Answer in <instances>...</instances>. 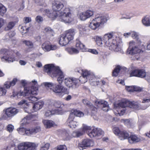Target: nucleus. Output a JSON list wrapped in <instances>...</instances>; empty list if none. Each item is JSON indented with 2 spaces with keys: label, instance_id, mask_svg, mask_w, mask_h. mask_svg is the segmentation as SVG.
I'll return each mask as SVG.
<instances>
[{
  "label": "nucleus",
  "instance_id": "nucleus-1",
  "mask_svg": "<svg viewBox=\"0 0 150 150\" xmlns=\"http://www.w3.org/2000/svg\"><path fill=\"white\" fill-rule=\"evenodd\" d=\"M33 83H34V85L31 86L30 88H25L23 91H20L18 92L16 95L18 98H19L21 96H27L29 101L33 103L38 100V98L33 96L36 95L38 93V90L37 87V82L35 80L32 81Z\"/></svg>",
  "mask_w": 150,
  "mask_h": 150
},
{
  "label": "nucleus",
  "instance_id": "nucleus-2",
  "mask_svg": "<svg viewBox=\"0 0 150 150\" xmlns=\"http://www.w3.org/2000/svg\"><path fill=\"white\" fill-rule=\"evenodd\" d=\"M44 71L52 77L57 76V81L59 84L62 83L64 76L58 67H55L52 64H46L44 66Z\"/></svg>",
  "mask_w": 150,
  "mask_h": 150
},
{
  "label": "nucleus",
  "instance_id": "nucleus-3",
  "mask_svg": "<svg viewBox=\"0 0 150 150\" xmlns=\"http://www.w3.org/2000/svg\"><path fill=\"white\" fill-rule=\"evenodd\" d=\"M102 41L112 50L117 52L120 50V48L117 45L116 41L114 40L112 33L105 34L103 38Z\"/></svg>",
  "mask_w": 150,
  "mask_h": 150
},
{
  "label": "nucleus",
  "instance_id": "nucleus-4",
  "mask_svg": "<svg viewBox=\"0 0 150 150\" xmlns=\"http://www.w3.org/2000/svg\"><path fill=\"white\" fill-rule=\"evenodd\" d=\"M83 113L76 110L72 109L71 110L69 117L67 121V124L71 128H75L79 125L78 122L74 120L75 116L78 117H83Z\"/></svg>",
  "mask_w": 150,
  "mask_h": 150
},
{
  "label": "nucleus",
  "instance_id": "nucleus-5",
  "mask_svg": "<svg viewBox=\"0 0 150 150\" xmlns=\"http://www.w3.org/2000/svg\"><path fill=\"white\" fill-rule=\"evenodd\" d=\"M115 106L119 108L129 107L135 109H139V106L138 103L134 101H130L126 99H123L119 103L115 104Z\"/></svg>",
  "mask_w": 150,
  "mask_h": 150
},
{
  "label": "nucleus",
  "instance_id": "nucleus-6",
  "mask_svg": "<svg viewBox=\"0 0 150 150\" xmlns=\"http://www.w3.org/2000/svg\"><path fill=\"white\" fill-rule=\"evenodd\" d=\"M71 16L69 8H66L63 10V12H61L59 15L57 19L65 23H70L73 20Z\"/></svg>",
  "mask_w": 150,
  "mask_h": 150
},
{
  "label": "nucleus",
  "instance_id": "nucleus-7",
  "mask_svg": "<svg viewBox=\"0 0 150 150\" xmlns=\"http://www.w3.org/2000/svg\"><path fill=\"white\" fill-rule=\"evenodd\" d=\"M81 80L74 78H67L65 79L64 82L65 85L69 88H75L79 85Z\"/></svg>",
  "mask_w": 150,
  "mask_h": 150
},
{
  "label": "nucleus",
  "instance_id": "nucleus-8",
  "mask_svg": "<svg viewBox=\"0 0 150 150\" xmlns=\"http://www.w3.org/2000/svg\"><path fill=\"white\" fill-rule=\"evenodd\" d=\"M38 145L34 143L25 142L20 144L18 146L19 150H36Z\"/></svg>",
  "mask_w": 150,
  "mask_h": 150
},
{
  "label": "nucleus",
  "instance_id": "nucleus-9",
  "mask_svg": "<svg viewBox=\"0 0 150 150\" xmlns=\"http://www.w3.org/2000/svg\"><path fill=\"white\" fill-rule=\"evenodd\" d=\"M135 45V42L133 41L129 42V47L127 50V54L133 55L141 52V50Z\"/></svg>",
  "mask_w": 150,
  "mask_h": 150
},
{
  "label": "nucleus",
  "instance_id": "nucleus-10",
  "mask_svg": "<svg viewBox=\"0 0 150 150\" xmlns=\"http://www.w3.org/2000/svg\"><path fill=\"white\" fill-rule=\"evenodd\" d=\"M64 1H54L52 4L53 10L56 12H59V14H60L61 12H63V11H62L61 10L64 6Z\"/></svg>",
  "mask_w": 150,
  "mask_h": 150
},
{
  "label": "nucleus",
  "instance_id": "nucleus-11",
  "mask_svg": "<svg viewBox=\"0 0 150 150\" xmlns=\"http://www.w3.org/2000/svg\"><path fill=\"white\" fill-rule=\"evenodd\" d=\"M0 53L3 54L4 55L1 57V59L3 61H6L8 62H12L15 60L13 58L10 57L8 54L9 51L6 49H2L0 50Z\"/></svg>",
  "mask_w": 150,
  "mask_h": 150
},
{
  "label": "nucleus",
  "instance_id": "nucleus-12",
  "mask_svg": "<svg viewBox=\"0 0 150 150\" xmlns=\"http://www.w3.org/2000/svg\"><path fill=\"white\" fill-rule=\"evenodd\" d=\"M146 74L145 70L142 69H135L132 70L130 74V76H137L144 78L145 77Z\"/></svg>",
  "mask_w": 150,
  "mask_h": 150
},
{
  "label": "nucleus",
  "instance_id": "nucleus-13",
  "mask_svg": "<svg viewBox=\"0 0 150 150\" xmlns=\"http://www.w3.org/2000/svg\"><path fill=\"white\" fill-rule=\"evenodd\" d=\"M93 142L91 139H85L80 143L78 144V147L81 150H82L85 149L86 147H87L92 145Z\"/></svg>",
  "mask_w": 150,
  "mask_h": 150
},
{
  "label": "nucleus",
  "instance_id": "nucleus-14",
  "mask_svg": "<svg viewBox=\"0 0 150 150\" xmlns=\"http://www.w3.org/2000/svg\"><path fill=\"white\" fill-rule=\"evenodd\" d=\"M93 11L90 10H87L80 13V19L82 21H85L93 16Z\"/></svg>",
  "mask_w": 150,
  "mask_h": 150
},
{
  "label": "nucleus",
  "instance_id": "nucleus-15",
  "mask_svg": "<svg viewBox=\"0 0 150 150\" xmlns=\"http://www.w3.org/2000/svg\"><path fill=\"white\" fill-rule=\"evenodd\" d=\"M20 111L19 109L15 108H9L7 109L5 111V114L8 117H12Z\"/></svg>",
  "mask_w": 150,
  "mask_h": 150
},
{
  "label": "nucleus",
  "instance_id": "nucleus-16",
  "mask_svg": "<svg viewBox=\"0 0 150 150\" xmlns=\"http://www.w3.org/2000/svg\"><path fill=\"white\" fill-rule=\"evenodd\" d=\"M45 14L49 18H51L53 19H54L58 18L59 15V12H56L53 10H50L49 9H46L44 11Z\"/></svg>",
  "mask_w": 150,
  "mask_h": 150
},
{
  "label": "nucleus",
  "instance_id": "nucleus-17",
  "mask_svg": "<svg viewBox=\"0 0 150 150\" xmlns=\"http://www.w3.org/2000/svg\"><path fill=\"white\" fill-rule=\"evenodd\" d=\"M95 103L98 107H102V109L105 111L109 110V106L107 102L104 100L96 101Z\"/></svg>",
  "mask_w": 150,
  "mask_h": 150
},
{
  "label": "nucleus",
  "instance_id": "nucleus-18",
  "mask_svg": "<svg viewBox=\"0 0 150 150\" xmlns=\"http://www.w3.org/2000/svg\"><path fill=\"white\" fill-rule=\"evenodd\" d=\"M74 34V29H70L65 31L64 35L70 42L73 40Z\"/></svg>",
  "mask_w": 150,
  "mask_h": 150
},
{
  "label": "nucleus",
  "instance_id": "nucleus-19",
  "mask_svg": "<svg viewBox=\"0 0 150 150\" xmlns=\"http://www.w3.org/2000/svg\"><path fill=\"white\" fill-rule=\"evenodd\" d=\"M91 75L89 72L87 70H85L83 72L82 76L80 77V80H81V82L82 83H84L87 81V79H90L91 77Z\"/></svg>",
  "mask_w": 150,
  "mask_h": 150
},
{
  "label": "nucleus",
  "instance_id": "nucleus-20",
  "mask_svg": "<svg viewBox=\"0 0 150 150\" xmlns=\"http://www.w3.org/2000/svg\"><path fill=\"white\" fill-rule=\"evenodd\" d=\"M97 24H98L100 26V25H103L105 23L107 19L105 16H100L99 15H97L96 18L93 20Z\"/></svg>",
  "mask_w": 150,
  "mask_h": 150
},
{
  "label": "nucleus",
  "instance_id": "nucleus-21",
  "mask_svg": "<svg viewBox=\"0 0 150 150\" xmlns=\"http://www.w3.org/2000/svg\"><path fill=\"white\" fill-rule=\"evenodd\" d=\"M54 106L59 109L55 110L54 111H55V113L56 114H59V112L62 110V108L63 107L64 105L60 101H55L53 104Z\"/></svg>",
  "mask_w": 150,
  "mask_h": 150
},
{
  "label": "nucleus",
  "instance_id": "nucleus-22",
  "mask_svg": "<svg viewBox=\"0 0 150 150\" xmlns=\"http://www.w3.org/2000/svg\"><path fill=\"white\" fill-rule=\"evenodd\" d=\"M129 142L131 144L136 143L139 142L141 139L140 138L138 137L134 134L131 135L128 137Z\"/></svg>",
  "mask_w": 150,
  "mask_h": 150
},
{
  "label": "nucleus",
  "instance_id": "nucleus-23",
  "mask_svg": "<svg viewBox=\"0 0 150 150\" xmlns=\"http://www.w3.org/2000/svg\"><path fill=\"white\" fill-rule=\"evenodd\" d=\"M69 42L64 35H62L59 39V43L62 46H65Z\"/></svg>",
  "mask_w": 150,
  "mask_h": 150
},
{
  "label": "nucleus",
  "instance_id": "nucleus-24",
  "mask_svg": "<svg viewBox=\"0 0 150 150\" xmlns=\"http://www.w3.org/2000/svg\"><path fill=\"white\" fill-rule=\"evenodd\" d=\"M143 24L146 26H150V16H146L142 20Z\"/></svg>",
  "mask_w": 150,
  "mask_h": 150
},
{
  "label": "nucleus",
  "instance_id": "nucleus-25",
  "mask_svg": "<svg viewBox=\"0 0 150 150\" xmlns=\"http://www.w3.org/2000/svg\"><path fill=\"white\" fill-rule=\"evenodd\" d=\"M17 80V79L14 78L11 81H7L5 83L4 86L6 88H9L11 86H13L15 84Z\"/></svg>",
  "mask_w": 150,
  "mask_h": 150
},
{
  "label": "nucleus",
  "instance_id": "nucleus-26",
  "mask_svg": "<svg viewBox=\"0 0 150 150\" xmlns=\"http://www.w3.org/2000/svg\"><path fill=\"white\" fill-rule=\"evenodd\" d=\"M44 104L43 102L39 101L34 104L33 108L34 110H38L41 109Z\"/></svg>",
  "mask_w": 150,
  "mask_h": 150
},
{
  "label": "nucleus",
  "instance_id": "nucleus-27",
  "mask_svg": "<svg viewBox=\"0 0 150 150\" xmlns=\"http://www.w3.org/2000/svg\"><path fill=\"white\" fill-rule=\"evenodd\" d=\"M76 47L78 49L81 50L82 52L87 51L85 45L82 44L80 41H78L76 42Z\"/></svg>",
  "mask_w": 150,
  "mask_h": 150
},
{
  "label": "nucleus",
  "instance_id": "nucleus-28",
  "mask_svg": "<svg viewBox=\"0 0 150 150\" xmlns=\"http://www.w3.org/2000/svg\"><path fill=\"white\" fill-rule=\"evenodd\" d=\"M119 137L121 140L124 139H128L129 137V134L128 132L126 131H121L120 133Z\"/></svg>",
  "mask_w": 150,
  "mask_h": 150
},
{
  "label": "nucleus",
  "instance_id": "nucleus-29",
  "mask_svg": "<svg viewBox=\"0 0 150 150\" xmlns=\"http://www.w3.org/2000/svg\"><path fill=\"white\" fill-rule=\"evenodd\" d=\"M19 133L23 135L25 134L27 135H29V129H26L23 127L19 128L17 129Z\"/></svg>",
  "mask_w": 150,
  "mask_h": 150
},
{
  "label": "nucleus",
  "instance_id": "nucleus-30",
  "mask_svg": "<svg viewBox=\"0 0 150 150\" xmlns=\"http://www.w3.org/2000/svg\"><path fill=\"white\" fill-rule=\"evenodd\" d=\"M84 133L81 129L78 131H74L72 133L71 135L73 137H79L82 135Z\"/></svg>",
  "mask_w": 150,
  "mask_h": 150
},
{
  "label": "nucleus",
  "instance_id": "nucleus-31",
  "mask_svg": "<svg viewBox=\"0 0 150 150\" xmlns=\"http://www.w3.org/2000/svg\"><path fill=\"white\" fill-rule=\"evenodd\" d=\"M61 86L58 85L53 87L52 90L54 92L60 96V93H61Z\"/></svg>",
  "mask_w": 150,
  "mask_h": 150
},
{
  "label": "nucleus",
  "instance_id": "nucleus-32",
  "mask_svg": "<svg viewBox=\"0 0 150 150\" xmlns=\"http://www.w3.org/2000/svg\"><path fill=\"white\" fill-rule=\"evenodd\" d=\"M43 123L47 128H50L52 127L54 124V123L52 121L48 120H43Z\"/></svg>",
  "mask_w": 150,
  "mask_h": 150
},
{
  "label": "nucleus",
  "instance_id": "nucleus-33",
  "mask_svg": "<svg viewBox=\"0 0 150 150\" xmlns=\"http://www.w3.org/2000/svg\"><path fill=\"white\" fill-rule=\"evenodd\" d=\"M121 121L128 127H130L133 126V122L130 119H122Z\"/></svg>",
  "mask_w": 150,
  "mask_h": 150
},
{
  "label": "nucleus",
  "instance_id": "nucleus-34",
  "mask_svg": "<svg viewBox=\"0 0 150 150\" xmlns=\"http://www.w3.org/2000/svg\"><path fill=\"white\" fill-rule=\"evenodd\" d=\"M29 135L30 134L36 133L40 130V128L39 126H37L32 129H29Z\"/></svg>",
  "mask_w": 150,
  "mask_h": 150
},
{
  "label": "nucleus",
  "instance_id": "nucleus-35",
  "mask_svg": "<svg viewBox=\"0 0 150 150\" xmlns=\"http://www.w3.org/2000/svg\"><path fill=\"white\" fill-rule=\"evenodd\" d=\"M45 31L47 35L50 36H53L54 34L53 30L50 27H48L45 29Z\"/></svg>",
  "mask_w": 150,
  "mask_h": 150
},
{
  "label": "nucleus",
  "instance_id": "nucleus-36",
  "mask_svg": "<svg viewBox=\"0 0 150 150\" xmlns=\"http://www.w3.org/2000/svg\"><path fill=\"white\" fill-rule=\"evenodd\" d=\"M23 42L26 46L30 48H32L33 47V43L30 41L24 40L23 41Z\"/></svg>",
  "mask_w": 150,
  "mask_h": 150
},
{
  "label": "nucleus",
  "instance_id": "nucleus-37",
  "mask_svg": "<svg viewBox=\"0 0 150 150\" xmlns=\"http://www.w3.org/2000/svg\"><path fill=\"white\" fill-rule=\"evenodd\" d=\"M88 132V134L91 138L97 136L96 128L93 129L92 131Z\"/></svg>",
  "mask_w": 150,
  "mask_h": 150
},
{
  "label": "nucleus",
  "instance_id": "nucleus-38",
  "mask_svg": "<svg viewBox=\"0 0 150 150\" xmlns=\"http://www.w3.org/2000/svg\"><path fill=\"white\" fill-rule=\"evenodd\" d=\"M42 48L45 51H49L51 50L50 45H49L47 42L44 43L42 46Z\"/></svg>",
  "mask_w": 150,
  "mask_h": 150
},
{
  "label": "nucleus",
  "instance_id": "nucleus-39",
  "mask_svg": "<svg viewBox=\"0 0 150 150\" xmlns=\"http://www.w3.org/2000/svg\"><path fill=\"white\" fill-rule=\"evenodd\" d=\"M61 93H60V97H62L64 94H68L69 93L67 89L61 86Z\"/></svg>",
  "mask_w": 150,
  "mask_h": 150
},
{
  "label": "nucleus",
  "instance_id": "nucleus-40",
  "mask_svg": "<svg viewBox=\"0 0 150 150\" xmlns=\"http://www.w3.org/2000/svg\"><path fill=\"white\" fill-rule=\"evenodd\" d=\"M99 25L98 24H97L95 22V21L93 20L90 23L89 26L93 30H95L98 27Z\"/></svg>",
  "mask_w": 150,
  "mask_h": 150
},
{
  "label": "nucleus",
  "instance_id": "nucleus-41",
  "mask_svg": "<svg viewBox=\"0 0 150 150\" xmlns=\"http://www.w3.org/2000/svg\"><path fill=\"white\" fill-rule=\"evenodd\" d=\"M15 25V23L13 22H11L8 23L7 26L5 28L6 31H8L13 28Z\"/></svg>",
  "mask_w": 150,
  "mask_h": 150
},
{
  "label": "nucleus",
  "instance_id": "nucleus-42",
  "mask_svg": "<svg viewBox=\"0 0 150 150\" xmlns=\"http://www.w3.org/2000/svg\"><path fill=\"white\" fill-rule=\"evenodd\" d=\"M67 51L71 54H72L73 53L77 54L79 52V51L78 50L74 48H68Z\"/></svg>",
  "mask_w": 150,
  "mask_h": 150
},
{
  "label": "nucleus",
  "instance_id": "nucleus-43",
  "mask_svg": "<svg viewBox=\"0 0 150 150\" xmlns=\"http://www.w3.org/2000/svg\"><path fill=\"white\" fill-rule=\"evenodd\" d=\"M120 69V66H118L116 67L112 72V76H117Z\"/></svg>",
  "mask_w": 150,
  "mask_h": 150
},
{
  "label": "nucleus",
  "instance_id": "nucleus-44",
  "mask_svg": "<svg viewBox=\"0 0 150 150\" xmlns=\"http://www.w3.org/2000/svg\"><path fill=\"white\" fill-rule=\"evenodd\" d=\"M30 28V27L27 26L26 25L22 26L21 27V29L22 30V33H26L28 32Z\"/></svg>",
  "mask_w": 150,
  "mask_h": 150
},
{
  "label": "nucleus",
  "instance_id": "nucleus-45",
  "mask_svg": "<svg viewBox=\"0 0 150 150\" xmlns=\"http://www.w3.org/2000/svg\"><path fill=\"white\" fill-rule=\"evenodd\" d=\"M30 119V117L28 116H27L25 117H24V118L22 120L23 122L22 123V125H23L25 124L29 123L30 122L29 120Z\"/></svg>",
  "mask_w": 150,
  "mask_h": 150
},
{
  "label": "nucleus",
  "instance_id": "nucleus-46",
  "mask_svg": "<svg viewBox=\"0 0 150 150\" xmlns=\"http://www.w3.org/2000/svg\"><path fill=\"white\" fill-rule=\"evenodd\" d=\"M54 114H56L55 113V111L54 110L52 111L50 110H47L45 112V115L47 117H48Z\"/></svg>",
  "mask_w": 150,
  "mask_h": 150
},
{
  "label": "nucleus",
  "instance_id": "nucleus-47",
  "mask_svg": "<svg viewBox=\"0 0 150 150\" xmlns=\"http://www.w3.org/2000/svg\"><path fill=\"white\" fill-rule=\"evenodd\" d=\"M6 11V8L2 4H0V13L1 14L5 13Z\"/></svg>",
  "mask_w": 150,
  "mask_h": 150
},
{
  "label": "nucleus",
  "instance_id": "nucleus-48",
  "mask_svg": "<svg viewBox=\"0 0 150 150\" xmlns=\"http://www.w3.org/2000/svg\"><path fill=\"white\" fill-rule=\"evenodd\" d=\"M83 102L85 105H88L91 108H92L93 107V106L92 105V104L88 100L85 99L83 100Z\"/></svg>",
  "mask_w": 150,
  "mask_h": 150
},
{
  "label": "nucleus",
  "instance_id": "nucleus-49",
  "mask_svg": "<svg viewBox=\"0 0 150 150\" xmlns=\"http://www.w3.org/2000/svg\"><path fill=\"white\" fill-rule=\"evenodd\" d=\"M97 43L98 44V45H100L103 44V42L102 41L103 38L99 36H97L96 38Z\"/></svg>",
  "mask_w": 150,
  "mask_h": 150
},
{
  "label": "nucleus",
  "instance_id": "nucleus-50",
  "mask_svg": "<svg viewBox=\"0 0 150 150\" xmlns=\"http://www.w3.org/2000/svg\"><path fill=\"white\" fill-rule=\"evenodd\" d=\"M6 91V90L5 88L0 87V96L5 95Z\"/></svg>",
  "mask_w": 150,
  "mask_h": 150
},
{
  "label": "nucleus",
  "instance_id": "nucleus-51",
  "mask_svg": "<svg viewBox=\"0 0 150 150\" xmlns=\"http://www.w3.org/2000/svg\"><path fill=\"white\" fill-rule=\"evenodd\" d=\"M82 131H83V133H84L85 132H87V131L88 130V133H89L88 132H90L91 130V127H90L86 125L84 126L82 129H81Z\"/></svg>",
  "mask_w": 150,
  "mask_h": 150
},
{
  "label": "nucleus",
  "instance_id": "nucleus-52",
  "mask_svg": "<svg viewBox=\"0 0 150 150\" xmlns=\"http://www.w3.org/2000/svg\"><path fill=\"white\" fill-rule=\"evenodd\" d=\"M113 130L115 134L119 136L120 134V132H121L122 131H120L117 127H114Z\"/></svg>",
  "mask_w": 150,
  "mask_h": 150
},
{
  "label": "nucleus",
  "instance_id": "nucleus-53",
  "mask_svg": "<svg viewBox=\"0 0 150 150\" xmlns=\"http://www.w3.org/2000/svg\"><path fill=\"white\" fill-rule=\"evenodd\" d=\"M56 150H67V148L65 145H59L57 146Z\"/></svg>",
  "mask_w": 150,
  "mask_h": 150
},
{
  "label": "nucleus",
  "instance_id": "nucleus-54",
  "mask_svg": "<svg viewBox=\"0 0 150 150\" xmlns=\"http://www.w3.org/2000/svg\"><path fill=\"white\" fill-rule=\"evenodd\" d=\"M50 144L49 143H46L44 146H41L40 150H47Z\"/></svg>",
  "mask_w": 150,
  "mask_h": 150
},
{
  "label": "nucleus",
  "instance_id": "nucleus-55",
  "mask_svg": "<svg viewBox=\"0 0 150 150\" xmlns=\"http://www.w3.org/2000/svg\"><path fill=\"white\" fill-rule=\"evenodd\" d=\"M134 91L140 92L142 91L143 88L137 86H133Z\"/></svg>",
  "mask_w": 150,
  "mask_h": 150
},
{
  "label": "nucleus",
  "instance_id": "nucleus-56",
  "mask_svg": "<svg viewBox=\"0 0 150 150\" xmlns=\"http://www.w3.org/2000/svg\"><path fill=\"white\" fill-rule=\"evenodd\" d=\"M35 20L38 23H40L42 21L43 19L42 17L41 16H38L36 18Z\"/></svg>",
  "mask_w": 150,
  "mask_h": 150
},
{
  "label": "nucleus",
  "instance_id": "nucleus-57",
  "mask_svg": "<svg viewBox=\"0 0 150 150\" xmlns=\"http://www.w3.org/2000/svg\"><path fill=\"white\" fill-rule=\"evenodd\" d=\"M97 130V136H99L100 135H102L103 133V131L100 128H96Z\"/></svg>",
  "mask_w": 150,
  "mask_h": 150
},
{
  "label": "nucleus",
  "instance_id": "nucleus-58",
  "mask_svg": "<svg viewBox=\"0 0 150 150\" xmlns=\"http://www.w3.org/2000/svg\"><path fill=\"white\" fill-rule=\"evenodd\" d=\"M7 130L9 132H12L14 129V127L11 125H8L7 127Z\"/></svg>",
  "mask_w": 150,
  "mask_h": 150
},
{
  "label": "nucleus",
  "instance_id": "nucleus-59",
  "mask_svg": "<svg viewBox=\"0 0 150 150\" xmlns=\"http://www.w3.org/2000/svg\"><path fill=\"white\" fill-rule=\"evenodd\" d=\"M24 23H25V25L27 23L31 21V19L30 18L26 17L24 18Z\"/></svg>",
  "mask_w": 150,
  "mask_h": 150
},
{
  "label": "nucleus",
  "instance_id": "nucleus-60",
  "mask_svg": "<svg viewBox=\"0 0 150 150\" xmlns=\"http://www.w3.org/2000/svg\"><path fill=\"white\" fill-rule=\"evenodd\" d=\"M131 36L133 38L137 39L138 35L137 33L134 32H131Z\"/></svg>",
  "mask_w": 150,
  "mask_h": 150
},
{
  "label": "nucleus",
  "instance_id": "nucleus-61",
  "mask_svg": "<svg viewBox=\"0 0 150 150\" xmlns=\"http://www.w3.org/2000/svg\"><path fill=\"white\" fill-rule=\"evenodd\" d=\"M15 34V33L14 32L11 31L9 32L7 35L8 36L9 38H11L14 36Z\"/></svg>",
  "mask_w": 150,
  "mask_h": 150
},
{
  "label": "nucleus",
  "instance_id": "nucleus-62",
  "mask_svg": "<svg viewBox=\"0 0 150 150\" xmlns=\"http://www.w3.org/2000/svg\"><path fill=\"white\" fill-rule=\"evenodd\" d=\"M133 86H129L126 87L127 90L129 92H133L134 91V89Z\"/></svg>",
  "mask_w": 150,
  "mask_h": 150
},
{
  "label": "nucleus",
  "instance_id": "nucleus-63",
  "mask_svg": "<svg viewBox=\"0 0 150 150\" xmlns=\"http://www.w3.org/2000/svg\"><path fill=\"white\" fill-rule=\"evenodd\" d=\"M44 85L47 87H50L53 86V84L51 82H45L44 83Z\"/></svg>",
  "mask_w": 150,
  "mask_h": 150
},
{
  "label": "nucleus",
  "instance_id": "nucleus-64",
  "mask_svg": "<svg viewBox=\"0 0 150 150\" xmlns=\"http://www.w3.org/2000/svg\"><path fill=\"white\" fill-rule=\"evenodd\" d=\"M24 111L25 112L28 113H30L31 112L30 111V110L29 108V106L28 105H26V106L24 107Z\"/></svg>",
  "mask_w": 150,
  "mask_h": 150
}]
</instances>
